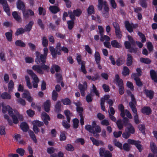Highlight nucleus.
Returning <instances> with one entry per match:
<instances>
[{"label":"nucleus","mask_w":157,"mask_h":157,"mask_svg":"<svg viewBox=\"0 0 157 157\" xmlns=\"http://www.w3.org/2000/svg\"><path fill=\"white\" fill-rule=\"evenodd\" d=\"M128 143H124L123 146V148L124 150L128 151L130 150V147L129 144L134 145L138 149L139 152H141L143 147L141 144V141L139 140H135L130 139H128L127 140Z\"/></svg>","instance_id":"1"},{"label":"nucleus","mask_w":157,"mask_h":157,"mask_svg":"<svg viewBox=\"0 0 157 157\" xmlns=\"http://www.w3.org/2000/svg\"><path fill=\"white\" fill-rule=\"evenodd\" d=\"M85 128L90 132L93 134V136L96 138L99 137L98 133L101 131V127L97 124L96 122L94 121L92 122V125L90 124L86 125L85 126Z\"/></svg>","instance_id":"2"},{"label":"nucleus","mask_w":157,"mask_h":157,"mask_svg":"<svg viewBox=\"0 0 157 157\" xmlns=\"http://www.w3.org/2000/svg\"><path fill=\"white\" fill-rule=\"evenodd\" d=\"M61 47L60 42L58 43L56 47V48L52 46L49 47V49L53 58H56L57 55H60L61 54Z\"/></svg>","instance_id":"3"},{"label":"nucleus","mask_w":157,"mask_h":157,"mask_svg":"<svg viewBox=\"0 0 157 157\" xmlns=\"http://www.w3.org/2000/svg\"><path fill=\"white\" fill-rule=\"evenodd\" d=\"M135 132L134 127L131 124H130L126 128L125 132H123L122 136L125 139H127L130 137L131 134H134Z\"/></svg>","instance_id":"4"},{"label":"nucleus","mask_w":157,"mask_h":157,"mask_svg":"<svg viewBox=\"0 0 157 157\" xmlns=\"http://www.w3.org/2000/svg\"><path fill=\"white\" fill-rule=\"evenodd\" d=\"M27 72L28 74L31 76L33 80L32 82L33 87L35 88H37L38 86V83L40 81L37 75L34 73L32 70L27 69Z\"/></svg>","instance_id":"5"},{"label":"nucleus","mask_w":157,"mask_h":157,"mask_svg":"<svg viewBox=\"0 0 157 157\" xmlns=\"http://www.w3.org/2000/svg\"><path fill=\"white\" fill-rule=\"evenodd\" d=\"M35 61L37 64H45L46 63L47 58L42 55V54L37 51L35 52Z\"/></svg>","instance_id":"6"},{"label":"nucleus","mask_w":157,"mask_h":157,"mask_svg":"<svg viewBox=\"0 0 157 157\" xmlns=\"http://www.w3.org/2000/svg\"><path fill=\"white\" fill-rule=\"evenodd\" d=\"M97 8L99 11L108 8L109 5L106 1L104 0H98Z\"/></svg>","instance_id":"7"},{"label":"nucleus","mask_w":157,"mask_h":157,"mask_svg":"<svg viewBox=\"0 0 157 157\" xmlns=\"http://www.w3.org/2000/svg\"><path fill=\"white\" fill-rule=\"evenodd\" d=\"M87 83L86 82H84L83 84L79 83L78 85V88L79 89L82 96H84L86 93L85 91L87 89Z\"/></svg>","instance_id":"8"},{"label":"nucleus","mask_w":157,"mask_h":157,"mask_svg":"<svg viewBox=\"0 0 157 157\" xmlns=\"http://www.w3.org/2000/svg\"><path fill=\"white\" fill-rule=\"evenodd\" d=\"M125 26L127 30L129 33H131L133 32V28H136L137 27V24L134 25L132 24L131 25L128 21H126L124 22Z\"/></svg>","instance_id":"9"},{"label":"nucleus","mask_w":157,"mask_h":157,"mask_svg":"<svg viewBox=\"0 0 157 157\" xmlns=\"http://www.w3.org/2000/svg\"><path fill=\"white\" fill-rule=\"evenodd\" d=\"M22 12L23 17L25 19H27L29 18L30 16H33L34 15L33 11L30 9H28L27 10H25Z\"/></svg>","instance_id":"10"},{"label":"nucleus","mask_w":157,"mask_h":157,"mask_svg":"<svg viewBox=\"0 0 157 157\" xmlns=\"http://www.w3.org/2000/svg\"><path fill=\"white\" fill-rule=\"evenodd\" d=\"M143 92L147 97L149 98L150 99L153 98L154 93L153 91L145 89L144 90Z\"/></svg>","instance_id":"11"},{"label":"nucleus","mask_w":157,"mask_h":157,"mask_svg":"<svg viewBox=\"0 0 157 157\" xmlns=\"http://www.w3.org/2000/svg\"><path fill=\"white\" fill-rule=\"evenodd\" d=\"M141 112L142 113L147 115H149L152 112L151 108L149 106H144L141 109Z\"/></svg>","instance_id":"12"},{"label":"nucleus","mask_w":157,"mask_h":157,"mask_svg":"<svg viewBox=\"0 0 157 157\" xmlns=\"http://www.w3.org/2000/svg\"><path fill=\"white\" fill-rule=\"evenodd\" d=\"M44 110L45 111L48 113L50 110L51 102L50 100H47L43 104Z\"/></svg>","instance_id":"13"},{"label":"nucleus","mask_w":157,"mask_h":157,"mask_svg":"<svg viewBox=\"0 0 157 157\" xmlns=\"http://www.w3.org/2000/svg\"><path fill=\"white\" fill-rule=\"evenodd\" d=\"M49 10L52 13L56 14L60 11V9L57 6H51L49 7Z\"/></svg>","instance_id":"14"},{"label":"nucleus","mask_w":157,"mask_h":157,"mask_svg":"<svg viewBox=\"0 0 157 157\" xmlns=\"http://www.w3.org/2000/svg\"><path fill=\"white\" fill-rule=\"evenodd\" d=\"M32 69L40 75H43L44 73V71L41 69V65H33L32 67Z\"/></svg>","instance_id":"15"},{"label":"nucleus","mask_w":157,"mask_h":157,"mask_svg":"<svg viewBox=\"0 0 157 157\" xmlns=\"http://www.w3.org/2000/svg\"><path fill=\"white\" fill-rule=\"evenodd\" d=\"M17 7L19 10H21L22 11L25 9V5L21 0H17Z\"/></svg>","instance_id":"16"},{"label":"nucleus","mask_w":157,"mask_h":157,"mask_svg":"<svg viewBox=\"0 0 157 157\" xmlns=\"http://www.w3.org/2000/svg\"><path fill=\"white\" fill-rule=\"evenodd\" d=\"M111 44L113 47L115 48H121L122 46L121 44L117 40H114L111 41Z\"/></svg>","instance_id":"17"},{"label":"nucleus","mask_w":157,"mask_h":157,"mask_svg":"<svg viewBox=\"0 0 157 157\" xmlns=\"http://www.w3.org/2000/svg\"><path fill=\"white\" fill-rule=\"evenodd\" d=\"M119 88V93L120 95H122L124 93V87L123 81L121 80L119 82L118 84Z\"/></svg>","instance_id":"18"},{"label":"nucleus","mask_w":157,"mask_h":157,"mask_svg":"<svg viewBox=\"0 0 157 157\" xmlns=\"http://www.w3.org/2000/svg\"><path fill=\"white\" fill-rule=\"evenodd\" d=\"M60 70V68L59 66L57 65L53 64L50 68V72L51 73L53 74L55 73V70L56 72H58Z\"/></svg>","instance_id":"19"},{"label":"nucleus","mask_w":157,"mask_h":157,"mask_svg":"<svg viewBox=\"0 0 157 157\" xmlns=\"http://www.w3.org/2000/svg\"><path fill=\"white\" fill-rule=\"evenodd\" d=\"M20 127L24 132H27L29 129V126L25 122H22L20 125Z\"/></svg>","instance_id":"20"},{"label":"nucleus","mask_w":157,"mask_h":157,"mask_svg":"<svg viewBox=\"0 0 157 157\" xmlns=\"http://www.w3.org/2000/svg\"><path fill=\"white\" fill-rule=\"evenodd\" d=\"M127 57L126 59V65L128 66H131L133 63V57L130 54L127 55Z\"/></svg>","instance_id":"21"},{"label":"nucleus","mask_w":157,"mask_h":157,"mask_svg":"<svg viewBox=\"0 0 157 157\" xmlns=\"http://www.w3.org/2000/svg\"><path fill=\"white\" fill-rule=\"evenodd\" d=\"M12 15L13 18L16 21L18 22H21L22 20L20 16L18 14L17 12L16 11H13L12 13Z\"/></svg>","instance_id":"22"},{"label":"nucleus","mask_w":157,"mask_h":157,"mask_svg":"<svg viewBox=\"0 0 157 157\" xmlns=\"http://www.w3.org/2000/svg\"><path fill=\"white\" fill-rule=\"evenodd\" d=\"M13 33V30L10 29V32H7L5 33V35L7 40L9 42H11L12 41Z\"/></svg>","instance_id":"23"},{"label":"nucleus","mask_w":157,"mask_h":157,"mask_svg":"<svg viewBox=\"0 0 157 157\" xmlns=\"http://www.w3.org/2000/svg\"><path fill=\"white\" fill-rule=\"evenodd\" d=\"M151 150L154 154L157 153V147L155 144L153 142H151L150 143Z\"/></svg>","instance_id":"24"},{"label":"nucleus","mask_w":157,"mask_h":157,"mask_svg":"<svg viewBox=\"0 0 157 157\" xmlns=\"http://www.w3.org/2000/svg\"><path fill=\"white\" fill-rule=\"evenodd\" d=\"M33 24V21H30L25 26L24 29L25 30V32H29L31 30Z\"/></svg>","instance_id":"25"},{"label":"nucleus","mask_w":157,"mask_h":157,"mask_svg":"<svg viewBox=\"0 0 157 157\" xmlns=\"http://www.w3.org/2000/svg\"><path fill=\"white\" fill-rule=\"evenodd\" d=\"M90 139L92 141L94 145L96 146H98L100 144L102 145L103 144V143L102 141L96 140L93 137H90Z\"/></svg>","instance_id":"26"},{"label":"nucleus","mask_w":157,"mask_h":157,"mask_svg":"<svg viewBox=\"0 0 157 157\" xmlns=\"http://www.w3.org/2000/svg\"><path fill=\"white\" fill-rule=\"evenodd\" d=\"M86 77L88 80H91L93 81L97 80L100 78V76L98 73H96L94 75V76L92 77L91 76L87 75L86 76Z\"/></svg>","instance_id":"27"},{"label":"nucleus","mask_w":157,"mask_h":157,"mask_svg":"<svg viewBox=\"0 0 157 157\" xmlns=\"http://www.w3.org/2000/svg\"><path fill=\"white\" fill-rule=\"evenodd\" d=\"M25 32V30L22 27L17 28L15 33L16 36H18L19 35L23 34Z\"/></svg>","instance_id":"28"},{"label":"nucleus","mask_w":157,"mask_h":157,"mask_svg":"<svg viewBox=\"0 0 157 157\" xmlns=\"http://www.w3.org/2000/svg\"><path fill=\"white\" fill-rule=\"evenodd\" d=\"M15 44V45L17 46L25 47L26 46L25 43L20 40H16Z\"/></svg>","instance_id":"29"},{"label":"nucleus","mask_w":157,"mask_h":157,"mask_svg":"<svg viewBox=\"0 0 157 157\" xmlns=\"http://www.w3.org/2000/svg\"><path fill=\"white\" fill-rule=\"evenodd\" d=\"M29 133L30 137L33 140V141L35 143H37V141L36 139V136L34 134L32 130H29Z\"/></svg>","instance_id":"30"},{"label":"nucleus","mask_w":157,"mask_h":157,"mask_svg":"<svg viewBox=\"0 0 157 157\" xmlns=\"http://www.w3.org/2000/svg\"><path fill=\"white\" fill-rule=\"evenodd\" d=\"M66 132L64 131H60V134L59 136V140L60 141H63L65 140L66 139Z\"/></svg>","instance_id":"31"},{"label":"nucleus","mask_w":157,"mask_h":157,"mask_svg":"<svg viewBox=\"0 0 157 157\" xmlns=\"http://www.w3.org/2000/svg\"><path fill=\"white\" fill-rule=\"evenodd\" d=\"M25 80L26 83V85L29 89L32 88V86L29 76L28 75L25 76Z\"/></svg>","instance_id":"32"},{"label":"nucleus","mask_w":157,"mask_h":157,"mask_svg":"<svg viewBox=\"0 0 157 157\" xmlns=\"http://www.w3.org/2000/svg\"><path fill=\"white\" fill-rule=\"evenodd\" d=\"M61 101L64 105H70L71 103V100L68 98L62 99Z\"/></svg>","instance_id":"33"},{"label":"nucleus","mask_w":157,"mask_h":157,"mask_svg":"<svg viewBox=\"0 0 157 157\" xmlns=\"http://www.w3.org/2000/svg\"><path fill=\"white\" fill-rule=\"evenodd\" d=\"M1 97L4 99H10L11 98V95L7 92L3 93L1 95Z\"/></svg>","instance_id":"34"},{"label":"nucleus","mask_w":157,"mask_h":157,"mask_svg":"<svg viewBox=\"0 0 157 157\" xmlns=\"http://www.w3.org/2000/svg\"><path fill=\"white\" fill-rule=\"evenodd\" d=\"M134 104L135 102L130 101L129 102V105L133 113H136L137 112V109Z\"/></svg>","instance_id":"35"},{"label":"nucleus","mask_w":157,"mask_h":157,"mask_svg":"<svg viewBox=\"0 0 157 157\" xmlns=\"http://www.w3.org/2000/svg\"><path fill=\"white\" fill-rule=\"evenodd\" d=\"M148 0H139L138 3L143 8H146L147 7V1Z\"/></svg>","instance_id":"36"},{"label":"nucleus","mask_w":157,"mask_h":157,"mask_svg":"<svg viewBox=\"0 0 157 157\" xmlns=\"http://www.w3.org/2000/svg\"><path fill=\"white\" fill-rule=\"evenodd\" d=\"M61 104L60 101H58L56 104L55 106V110L56 112L59 113L61 111Z\"/></svg>","instance_id":"37"},{"label":"nucleus","mask_w":157,"mask_h":157,"mask_svg":"<svg viewBox=\"0 0 157 157\" xmlns=\"http://www.w3.org/2000/svg\"><path fill=\"white\" fill-rule=\"evenodd\" d=\"M138 128L139 130L141 131L144 135H145V127L144 124H140L138 126Z\"/></svg>","instance_id":"38"},{"label":"nucleus","mask_w":157,"mask_h":157,"mask_svg":"<svg viewBox=\"0 0 157 157\" xmlns=\"http://www.w3.org/2000/svg\"><path fill=\"white\" fill-rule=\"evenodd\" d=\"M3 7L5 12L8 16H10L11 14L10 10L8 4L5 5H3Z\"/></svg>","instance_id":"39"},{"label":"nucleus","mask_w":157,"mask_h":157,"mask_svg":"<svg viewBox=\"0 0 157 157\" xmlns=\"http://www.w3.org/2000/svg\"><path fill=\"white\" fill-rule=\"evenodd\" d=\"M88 13L89 15L94 14L95 13V10L94 6L93 5H90L87 9Z\"/></svg>","instance_id":"40"},{"label":"nucleus","mask_w":157,"mask_h":157,"mask_svg":"<svg viewBox=\"0 0 157 157\" xmlns=\"http://www.w3.org/2000/svg\"><path fill=\"white\" fill-rule=\"evenodd\" d=\"M94 57L96 63L100 62L101 58L99 53L98 52H95L94 55Z\"/></svg>","instance_id":"41"},{"label":"nucleus","mask_w":157,"mask_h":157,"mask_svg":"<svg viewBox=\"0 0 157 157\" xmlns=\"http://www.w3.org/2000/svg\"><path fill=\"white\" fill-rule=\"evenodd\" d=\"M109 8H107L104 10L102 12V16H103L105 18H108L109 16Z\"/></svg>","instance_id":"42"},{"label":"nucleus","mask_w":157,"mask_h":157,"mask_svg":"<svg viewBox=\"0 0 157 157\" xmlns=\"http://www.w3.org/2000/svg\"><path fill=\"white\" fill-rule=\"evenodd\" d=\"M115 35L117 38L118 39H121L122 37V32L121 31V29H118L115 31Z\"/></svg>","instance_id":"43"},{"label":"nucleus","mask_w":157,"mask_h":157,"mask_svg":"<svg viewBox=\"0 0 157 157\" xmlns=\"http://www.w3.org/2000/svg\"><path fill=\"white\" fill-rule=\"evenodd\" d=\"M98 28L99 30V33L100 34V36H101L100 40L101 41H103V40L102 39V36L104 35V29L103 28L102 26L101 25H98Z\"/></svg>","instance_id":"44"},{"label":"nucleus","mask_w":157,"mask_h":157,"mask_svg":"<svg viewBox=\"0 0 157 157\" xmlns=\"http://www.w3.org/2000/svg\"><path fill=\"white\" fill-rule=\"evenodd\" d=\"M140 61L141 63L146 64H149L151 62V60L149 59L143 57L140 58Z\"/></svg>","instance_id":"45"},{"label":"nucleus","mask_w":157,"mask_h":157,"mask_svg":"<svg viewBox=\"0 0 157 157\" xmlns=\"http://www.w3.org/2000/svg\"><path fill=\"white\" fill-rule=\"evenodd\" d=\"M39 14L40 15L43 16L45 15L46 14V10L43 7H40L38 8Z\"/></svg>","instance_id":"46"},{"label":"nucleus","mask_w":157,"mask_h":157,"mask_svg":"<svg viewBox=\"0 0 157 157\" xmlns=\"http://www.w3.org/2000/svg\"><path fill=\"white\" fill-rule=\"evenodd\" d=\"M42 45L44 47H47L48 45V40L46 37L44 36L42 37Z\"/></svg>","instance_id":"47"},{"label":"nucleus","mask_w":157,"mask_h":157,"mask_svg":"<svg viewBox=\"0 0 157 157\" xmlns=\"http://www.w3.org/2000/svg\"><path fill=\"white\" fill-rule=\"evenodd\" d=\"M2 111L3 113H6L7 112H8L12 108L10 106V105H8L6 106H4V104H2Z\"/></svg>","instance_id":"48"},{"label":"nucleus","mask_w":157,"mask_h":157,"mask_svg":"<svg viewBox=\"0 0 157 157\" xmlns=\"http://www.w3.org/2000/svg\"><path fill=\"white\" fill-rule=\"evenodd\" d=\"M116 124L119 130H121L123 128L124 124L122 123V121L121 119L117 120L116 122Z\"/></svg>","instance_id":"49"},{"label":"nucleus","mask_w":157,"mask_h":157,"mask_svg":"<svg viewBox=\"0 0 157 157\" xmlns=\"http://www.w3.org/2000/svg\"><path fill=\"white\" fill-rule=\"evenodd\" d=\"M125 62V60L120 57L118 58L116 60V64L117 66H120L123 64Z\"/></svg>","instance_id":"50"},{"label":"nucleus","mask_w":157,"mask_h":157,"mask_svg":"<svg viewBox=\"0 0 157 157\" xmlns=\"http://www.w3.org/2000/svg\"><path fill=\"white\" fill-rule=\"evenodd\" d=\"M65 149L67 151H74V148L73 146L71 144H67L65 147Z\"/></svg>","instance_id":"51"},{"label":"nucleus","mask_w":157,"mask_h":157,"mask_svg":"<svg viewBox=\"0 0 157 157\" xmlns=\"http://www.w3.org/2000/svg\"><path fill=\"white\" fill-rule=\"evenodd\" d=\"M34 125H36L37 126L40 127L44 125V122L40 121L38 120H36L33 121Z\"/></svg>","instance_id":"52"},{"label":"nucleus","mask_w":157,"mask_h":157,"mask_svg":"<svg viewBox=\"0 0 157 157\" xmlns=\"http://www.w3.org/2000/svg\"><path fill=\"white\" fill-rule=\"evenodd\" d=\"M113 143L115 146L119 147L121 149H122V144L120 143L119 141H118L116 139H115L113 140Z\"/></svg>","instance_id":"53"},{"label":"nucleus","mask_w":157,"mask_h":157,"mask_svg":"<svg viewBox=\"0 0 157 157\" xmlns=\"http://www.w3.org/2000/svg\"><path fill=\"white\" fill-rule=\"evenodd\" d=\"M73 13L75 16L79 17L82 13V11L80 9H77L75 10H73Z\"/></svg>","instance_id":"54"},{"label":"nucleus","mask_w":157,"mask_h":157,"mask_svg":"<svg viewBox=\"0 0 157 157\" xmlns=\"http://www.w3.org/2000/svg\"><path fill=\"white\" fill-rule=\"evenodd\" d=\"M138 35L140 36L141 39V42L142 43H144L146 41V39L144 35L141 32H139L138 33Z\"/></svg>","instance_id":"55"},{"label":"nucleus","mask_w":157,"mask_h":157,"mask_svg":"<svg viewBox=\"0 0 157 157\" xmlns=\"http://www.w3.org/2000/svg\"><path fill=\"white\" fill-rule=\"evenodd\" d=\"M130 70L129 68L126 66H124L123 67V71L122 74L124 76L128 75H129Z\"/></svg>","instance_id":"56"},{"label":"nucleus","mask_w":157,"mask_h":157,"mask_svg":"<svg viewBox=\"0 0 157 157\" xmlns=\"http://www.w3.org/2000/svg\"><path fill=\"white\" fill-rule=\"evenodd\" d=\"M37 23L42 30H44L45 28L44 25L41 19L39 18L37 21Z\"/></svg>","instance_id":"57"},{"label":"nucleus","mask_w":157,"mask_h":157,"mask_svg":"<svg viewBox=\"0 0 157 157\" xmlns=\"http://www.w3.org/2000/svg\"><path fill=\"white\" fill-rule=\"evenodd\" d=\"M14 86V83L13 81L12 80H10L8 85V90L9 92L12 91L13 88Z\"/></svg>","instance_id":"58"},{"label":"nucleus","mask_w":157,"mask_h":157,"mask_svg":"<svg viewBox=\"0 0 157 157\" xmlns=\"http://www.w3.org/2000/svg\"><path fill=\"white\" fill-rule=\"evenodd\" d=\"M73 127L74 128L76 129L78 127L79 120L77 118H75L73 120Z\"/></svg>","instance_id":"59"},{"label":"nucleus","mask_w":157,"mask_h":157,"mask_svg":"<svg viewBox=\"0 0 157 157\" xmlns=\"http://www.w3.org/2000/svg\"><path fill=\"white\" fill-rule=\"evenodd\" d=\"M68 28L69 30H71L74 26V21L69 20L67 21Z\"/></svg>","instance_id":"60"},{"label":"nucleus","mask_w":157,"mask_h":157,"mask_svg":"<svg viewBox=\"0 0 157 157\" xmlns=\"http://www.w3.org/2000/svg\"><path fill=\"white\" fill-rule=\"evenodd\" d=\"M58 93L55 90H53L52 94V99L54 101H56L58 98Z\"/></svg>","instance_id":"61"},{"label":"nucleus","mask_w":157,"mask_h":157,"mask_svg":"<svg viewBox=\"0 0 157 157\" xmlns=\"http://www.w3.org/2000/svg\"><path fill=\"white\" fill-rule=\"evenodd\" d=\"M135 114L134 116V119L135 123L136 124H139L140 122V121L139 120L138 116L137 114V112L136 113H133Z\"/></svg>","instance_id":"62"},{"label":"nucleus","mask_w":157,"mask_h":157,"mask_svg":"<svg viewBox=\"0 0 157 157\" xmlns=\"http://www.w3.org/2000/svg\"><path fill=\"white\" fill-rule=\"evenodd\" d=\"M122 121L124 125L125 126H129L130 124H131L129 120L126 117L123 118Z\"/></svg>","instance_id":"63"},{"label":"nucleus","mask_w":157,"mask_h":157,"mask_svg":"<svg viewBox=\"0 0 157 157\" xmlns=\"http://www.w3.org/2000/svg\"><path fill=\"white\" fill-rule=\"evenodd\" d=\"M147 48L149 52H151L153 49V46L152 43L149 41L147 43Z\"/></svg>","instance_id":"64"}]
</instances>
